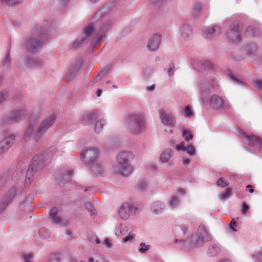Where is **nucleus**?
<instances>
[{
    "instance_id": "f257e3e1",
    "label": "nucleus",
    "mask_w": 262,
    "mask_h": 262,
    "mask_svg": "<svg viewBox=\"0 0 262 262\" xmlns=\"http://www.w3.org/2000/svg\"><path fill=\"white\" fill-rule=\"evenodd\" d=\"M56 119L55 114L53 113L45 118L38 124L39 119L37 116L30 117L27 127L23 136L25 142L30 141L33 138L35 141L39 142L49 129L53 125Z\"/></svg>"
},
{
    "instance_id": "f03ea898",
    "label": "nucleus",
    "mask_w": 262,
    "mask_h": 262,
    "mask_svg": "<svg viewBox=\"0 0 262 262\" xmlns=\"http://www.w3.org/2000/svg\"><path fill=\"white\" fill-rule=\"evenodd\" d=\"M49 28L48 23L43 25H38L33 28L32 34L23 42L24 47L28 51L32 53L39 51L43 45L44 37Z\"/></svg>"
},
{
    "instance_id": "7ed1b4c3",
    "label": "nucleus",
    "mask_w": 262,
    "mask_h": 262,
    "mask_svg": "<svg viewBox=\"0 0 262 262\" xmlns=\"http://www.w3.org/2000/svg\"><path fill=\"white\" fill-rule=\"evenodd\" d=\"M57 151L56 147L52 146L43 154L35 155L33 157L26 173L25 181L26 184L29 182L37 171L41 170L51 161Z\"/></svg>"
},
{
    "instance_id": "20e7f679",
    "label": "nucleus",
    "mask_w": 262,
    "mask_h": 262,
    "mask_svg": "<svg viewBox=\"0 0 262 262\" xmlns=\"http://www.w3.org/2000/svg\"><path fill=\"white\" fill-rule=\"evenodd\" d=\"M111 7V4L105 5L96 13L93 18V21L96 22V23L100 21L102 24V26L99 32L94 39L92 43L93 48L96 47L102 40L105 36V33L110 29L113 25L112 22L105 16L106 14L110 11Z\"/></svg>"
},
{
    "instance_id": "39448f33",
    "label": "nucleus",
    "mask_w": 262,
    "mask_h": 262,
    "mask_svg": "<svg viewBox=\"0 0 262 262\" xmlns=\"http://www.w3.org/2000/svg\"><path fill=\"white\" fill-rule=\"evenodd\" d=\"M125 125L131 134L139 135L144 133L147 128L146 116L141 112L132 113L127 116Z\"/></svg>"
},
{
    "instance_id": "423d86ee",
    "label": "nucleus",
    "mask_w": 262,
    "mask_h": 262,
    "mask_svg": "<svg viewBox=\"0 0 262 262\" xmlns=\"http://www.w3.org/2000/svg\"><path fill=\"white\" fill-rule=\"evenodd\" d=\"M134 158V154L129 151H122L116 156L117 165L115 168L116 173L123 177H128L132 172L133 168L129 161Z\"/></svg>"
},
{
    "instance_id": "0eeeda50",
    "label": "nucleus",
    "mask_w": 262,
    "mask_h": 262,
    "mask_svg": "<svg viewBox=\"0 0 262 262\" xmlns=\"http://www.w3.org/2000/svg\"><path fill=\"white\" fill-rule=\"evenodd\" d=\"M244 30L243 24L239 21H234L227 35L228 40L233 44H236L242 40V32Z\"/></svg>"
},
{
    "instance_id": "6e6552de",
    "label": "nucleus",
    "mask_w": 262,
    "mask_h": 262,
    "mask_svg": "<svg viewBox=\"0 0 262 262\" xmlns=\"http://www.w3.org/2000/svg\"><path fill=\"white\" fill-rule=\"evenodd\" d=\"M26 111L24 109L14 110L6 115L2 119L1 125H7L18 122L24 118Z\"/></svg>"
},
{
    "instance_id": "1a4fd4ad",
    "label": "nucleus",
    "mask_w": 262,
    "mask_h": 262,
    "mask_svg": "<svg viewBox=\"0 0 262 262\" xmlns=\"http://www.w3.org/2000/svg\"><path fill=\"white\" fill-rule=\"evenodd\" d=\"M83 163L86 165L91 166L98 160V151L95 148L84 149L81 155Z\"/></svg>"
},
{
    "instance_id": "9d476101",
    "label": "nucleus",
    "mask_w": 262,
    "mask_h": 262,
    "mask_svg": "<svg viewBox=\"0 0 262 262\" xmlns=\"http://www.w3.org/2000/svg\"><path fill=\"white\" fill-rule=\"evenodd\" d=\"M196 239L194 245L196 247L202 246L204 243L211 240V236L207 233L205 227L203 225H200L196 233Z\"/></svg>"
},
{
    "instance_id": "9b49d317",
    "label": "nucleus",
    "mask_w": 262,
    "mask_h": 262,
    "mask_svg": "<svg viewBox=\"0 0 262 262\" xmlns=\"http://www.w3.org/2000/svg\"><path fill=\"white\" fill-rule=\"evenodd\" d=\"M209 102L210 107L214 110H228L230 108L228 101L216 95L211 96Z\"/></svg>"
},
{
    "instance_id": "f8f14e48",
    "label": "nucleus",
    "mask_w": 262,
    "mask_h": 262,
    "mask_svg": "<svg viewBox=\"0 0 262 262\" xmlns=\"http://www.w3.org/2000/svg\"><path fill=\"white\" fill-rule=\"evenodd\" d=\"M130 213H136V207L133 204L128 203H124L121 206L118 214L119 216L123 220L128 219Z\"/></svg>"
},
{
    "instance_id": "ddd939ff",
    "label": "nucleus",
    "mask_w": 262,
    "mask_h": 262,
    "mask_svg": "<svg viewBox=\"0 0 262 262\" xmlns=\"http://www.w3.org/2000/svg\"><path fill=\"white\" fill-rule=\"evenodd\" d=\"M15 136L11 134L6 137L0 142V155L6 152L13 144Z\"/></svg>"
},
{
    "instance_id": "4468645a",
    "label": "nucleus",
    "mask_w": 262,
    "mask_h": 262,
    "mask_svg": "<svg viewBox=\"0 0 262 262\" xmlns=\"http://www.w3.org/2000/svg\"><path fill=\"white\" fill-rule=\"evenodd\" d=\"M81 66L82 62L80 60L75 61L71 64L66 73V77L69 81L74 79Z\"/></svg>"
},
{
    "instance_id": "2eb2a0df",
    "label": "nucleus",
    "mask_w": 262,
    "mask_h": 262,
    "mask_svg": "<svg viewBox=\"0 0 262 262\" xmlns=\"http://www.w3.org/2000/svg\"><path fill=\"white\" fill-rule=\"evenodd\" d=\"M161 41V36L155 34L149 38L147 42V48L150 51H155L159 48Z\"/></svg>"
},
{
    "instance_id": "dca6fc26",
    "label": "nucleus",
    "mask_w": 262,
    "mask_h": 262,
    "mask_svg": "<svg viewBox=\"0 0 262 262\" xmlns=\"http://www.w3.org/2000/svg\"><path fill=\"white\" fill-rule=\"evenodd\" d=\"M243 135L249 145L252 146H257L259 151L262 152V139L254 135H247L245 133H243Z\"/></svg>"
},
{
    "instance_id": "f3484780",
    "label": "nucleus",
    "mask_w": 262,
    "mask_h": 262,
    "mask_svg": "<svg viewBox=\"0 0 262 262\" xmlns=\"http://www.w3.org/2000/svg\"><path fill=\"white\" fill-rule=\"evenodd\" d=\"M91 171L96 177L103 176L105 173V169L100 163H95L90 166Z\"/></svg>"
},
{
    "instance_id": "a211bd4d",
    "label": "nucleus",
    "mask_w": 262,
    "mask_h": 262,
    "mask_svg": "<svg viewBox=\"0 0 262 262\" xmlns=\"http://www.w3.org/2000/svg\"><path fill=\"white\" fill-rule=\"evenodd\" d=\"M159 116L163 124L173 125V116L172 114L166 113L165 111L161 110L159 112Z\"/></svg>"
},
{
    "instance_id": "6ab92c4d",
    "label": "nucleus",
    "mask_w": 262,
    "mask_h": 262,
    "mask_svg": "<svg viewBox=\"0 0 262 262\" xmlns=\"http://www.w3.org/2000/svg\"><path fill=\"white\" fill-rule=\"evenodd\" d=\"M180 32L183 40H187L192 37L191 28L188 25H183L180 29Z\"/></svg>"
},
{
    "instance_id": "aec40b11",
    "label": "nucleus",
    "mask_w": 262,
    "mask_h": 262,
    "mask_svg": "<svg viewBox=\"0 0 262 262\" xmlns=\"http://www.w3.org/2000/svg\"><path fill=\"white\" fill-rule=\"evenodd\" d=\"M165 208V205L164 203L159 201H156L151 203L150 210L152 213L159 214L163 212Z\"/></svg>"
},
{
    "instance_id": "412c9836",
    "label": "nucleus",
    "mask_w": 262,
    "mask_h": 262,
    "mask_svg": "<svg viewBox=\"0 0 262 262\" xmlns=\"http://www.w3.org/2000/svg\"><path fill=\"white\" fill-rule=\"evenodd\" d=\"M95 24L96 22L93 21V18L90 23H89L83 30V36L84 37H86L87 40L89 41L90 36L94 32L95 30Z\"/></svg>"
},
{
    "instance_id": "4be33fe9",
    "label": "nucleus",
    "mask_w": 262,
    "mask_h": 262,
    "mask_svg": "<svg viewBox=\"0 0 262 262\" xmlns=\"http://www.w3.org/2000/svg\"><path fill=\"white\" fill-rule=\"evenodd\" d=\"M132 230L127 225L124 224L118 225L115 229V234L118 236L124 237L126 236Z\"/></svg>"
},
{
    "instance_id": "5701e85b",
    "label": "nucleus",
    "mask_w": 262,
    "mask_h": 262,
    "mask_svg": "<svg viewBox=\"0 0 262 262\" xmlns=\"http://www.w3.org/2000/svg\"><path fill=\"white\" fill-rule=\"evenodd\" d=\"M89 41L87 40L86 37L80 36L77 38L72 43L70 46V49L74 50L78 48L85 46Z\"/></svg>"
},
{
    "instance_id": "b1692460",
    "label": "nucleus",
    "mask_w": 262,
    "mask_h": 262,
    "mask_svg": "<svg viewBox=\"0 0 262 262\" xmlns=\"http://www.w3.org/2000/svg\"><path fill=\"white\" fill-rule=\"evenodd\" d=\"M97 119V116L93 112L84 113L81 117V121L88 124L92 123Z\"/></svg>"
},
{
    "instance_id": "393cba45",
    "label": "nucleus",
    "mask_w": 262,
    "mask_h": 262,
    "mask_svg": "<svg viewBox=\"0 0 262 262\" xmlns=\"http://www.w3.org/2000/svg\"><path fill=\"white\" fill-rule=\"evenodd\" d=\"M173 155V150L170 148L164 149L161 155L160 161L163 163H167Z\"/></svg>"
},
{
    "instance_id": "a878e982",
    "label": "nucleus",
    "mask_w": 262,
    "mask_h": 262,
    "mask_svg": "<svg viewBox=\"0 0 262 262\" xmlns=\"http://www.w3.org/2000/svg\"><path fill=\"white\" fill-rule=\"evenodd\" d=\"M244 51L249 56H254L257 52V47L254 43H248L244 48Z\"/></svg>"
},
{
    "instance_id": "bb28decb",
    "label": "nucleus",
    "mask_w": 262,
    "mask_h": 262,
    "mask_svg": "<svg viewBox=\"0 0 262 262\" xmlns=\"http://www.w3.org/2000/svg\"><path fill=\"white\" fill-rule=\"evenodd\" d=\"M42 63L40 59L36 58H28L25 61V65L28 68L39 67Z\"/></svg>"
},
{
    "instance_id": "cd10ccee",
    "label": "nucleus",
    "mask_w": 262,
    "mask_h": 262,
    "mask_svg": "<svg viewBox=\"0 0 262 262\" xmlns=\"http://www.w3.org/2000/svg\"><path fill=\"white\" fill-rule=\"evenodd\" d=\"M260 34L259 29L253 26H248L246 28L245 36H258Z\"/></svg>"
},
{
    "instance_id": "c85d7f7f",
    "label": "nucleus",
    "mask_w": 262,
    "mask_h": 262,
    "mask_svg": "<svg viewBox=\"0 0 262 262\" xmlns=\"http://www.w3.org/2000/svg\"><path fill=\"white\" fill-rule=\"evenodd\" d=\"M58 209L56 207L52 208L50 212V219L52 220L55 223L58 224H61V221L60 218L57 216L58 213Z\"/></svg>"
},
{
    "instance_id": "c756f323",
    "label": "nucleus",
    "mask_w": 262,
    "mask_h": 262,
    "mask_svg": "<svg viewBox=\"0 0 262 262\" xmlns=\"http://www.w3.org/2000/svg\"><path fill=\"white\" fill-rule=\"evenodd\" d=\"M11 62V58L9 54V50L8 51L5 57L1 61V66L4 69H8L10 66Z\"/></svg>"
},
{
    "instance_id": "7c9ffc66",
    "label": "nucleus",
    "mask_w": 262,
    "mask_h": 262,
    "mask_svg": "<svg viewBox=\"0 0 262 262\" xmlns=\"http://www.w3.org/2000/svg\"><path fill=\"white\" fill-rule=\"evenodd\" d=\"M220 252V248L215 245H211L208 249V254L210 256H215Z\"/></svg>"
},
{
    "instance_id": "2f4dec72",
    "label": "nucleus",
    "mask_w": 262,
    "mask_h": 262,
    "mask_svg": "<svg viewBox=\"0 0 262 262\" xmlns=\"http://www.w3.org/2000/svg\"><path fill=\"white\" fill-rule=\"evenodd\" d=\"M16 194V189L15 187L11 188L7 193L6 195L3 198L7 200V202L9 204L15 197Z\"/></svg>"
},
{
    "instance_id": "473e14b6",
    "label": "nucleus",
    "mask_w": 262,
    "mask_h": 262,
    "mask_svg": "<svg viewBox=\"0 0 262 262\" xmlns=\"http://www.w3.org/2000/svg\"><path fill=\"white\" fill-rule=\"evenodd\" d=\"M180 203V201L177 196L173 195L170 198L168 205L171 208H176L178 207Z\"/></svg>"
},
{
    "instance_id": "72a5a7b5",
    "label": "nucleus",
    "mask_w": 262,
    "mask_h": 262,
    "mask_svg": "<svg viewBox=\"0 0 262 262\" xmlns=\"http://www.w3.org/2000/svg\"><path fill=\"white\" fill-rule=\"evenodd\" d=\"M73 174V171L71 169L64 170L62 172V176L63 178L64 179L61 182L62 183H64L65 182L70 181L71 176Z\"/></svg>"
},
{
    "instance_id": "f704fd0d",
    "label": "nucleus",
    "mask_w": 262,
    "mask_h": 262,
    "mask_svg": "<svg viewBox=\"0 0 262 262\" xmlns=\"http://www.w3.org/2000/svg\"><path fill=\"white\" fill-rule=\"evenodd\" d=\"M105 121L103 119L98 120L95 124L94 129L95 132L97 133H99L103 126L105 124Z\"/></svg>"
},
{
    "instance_id": "c9c22d12",
    "label": "nucleus",
    "mask_w": 262,
    "mask_h": 262,
    "mask_svg": "<svg viewBox=\"0 0 262 262\" xmlns=\"http://www.w3.org/2000/svg\"><path fill=\"white\" fill-rule=\"evenodd\" d=\"M85 208L90 212V215L94 217L96 215L95 210L93 208V205L91 202H86L84 204Z\"/></svg>"
},
{
    "instance_id": "e433bc0d",
    "label": "nucleus",
    "mask_w": 262,
    "mask_h": 262,
    "mask_svg": "<svg viewBox=\"0 0 262 262\" xmlns=\"http://www.w3.org/2000/svg\"><path fill=\"white\" fill-rule=\"evenodd\" d=\"M229 184V182L223 177H221L216 183V185L221 187H225Z\"/></svg>"
},
{
    "instance_id": "4c0bfd02",
    "label": "nucleus",
    "mask_w": 262,
    "mask_h": 262,
    "mask_svg": "<svg viewBox=\"0 0 262 262\" xmlns=\"http://www.w3.org/2000/svg\"><path fill=\"white\" fill-rule=\"evenodd\" d=\"M203 36L207 38H210L215 36L213 34V30L210 27L206 28L203 30Z\"/></svg>"
},
{
    "instance_id": "58836bf2",
    "label": "nucleus",
    "mask_w": 262,
    "mask_h": 262,
    "mask_svg": "<svg viewBox=\"0 0 262 262\" xmlns=\"http://www.w3.org/2000/svg\"><path fill=\"white\" fill-rule=\"evenodd\" d=\"M135 236V234L134 233L133 230H132L129 232L125 236L123 237V241L124 243L132 242Z\"/></svg>"
},
{
    "instance_id": "ea45409f",
    "label": "nucleus",
    "mask_w": 262,
    "mask_h": 262,
    "mask_svg": "<svg viewBox=\"0 0 262 262\" xmlns=\"http://www.w3.org/2000/svg\"><path fill=\"white\" fill-rule=\"evenodd\" d=\"M170 0H150V4L155 7H159Z\"/></svg>"
},
{
    "instance_id": "a19ab883",
    "label": "nucleus",
    "mask_w": 262,
    "mask_h": 262,
    "mask_svg": "<svg viewBox=\"0 0 262 262\" xmlns=\"http://www.w3.org/2000/svg\"><path fill=\"white\" fill-rule=\"evenodd\" d=\"M184 151H186L191 157L194 156L195 154V149L192 145H187Z\"/></svg>"
},
{
    "instance_id": "79ce46f5",
    "label": "nucleus",
    "mask_w": 262,
    "mask_h": 262,
    "mask_svg": "<svg viewBox=\"0 0 262 262\" xmlns=\"http://www.w3.org/2000/svg\"><path fill=\"white\" fill-rule=\"evenodd\" d=\"M149 248V245H146L144 243H141L140 244V247L138 248V252L141 253H145Z\"/></svg>"
},
{
    "instance_id": "37998d69",
    "label": "nucleus",
    "mask_w": 262,
    "mask_h": 262,
    "mask_svg": "<svg viewBox=\"0 0 262 262\" xmlns=\"http://www.w3.org/2000/svg\"><path fill=\"white\" fill-rule=\"evenodd\" d=\"M231 189L230 188H227L226 189L225 192L221 193L220 194H219V199L223 200H224V199L227 198L229 196V195L231 193Z\"/></svg>"
},
{
    "instance_id": "c03bdc74",
    "label": "nucleus",
    "mask_w": 262,
    "mask_h": 262,
    "mask_svg": "<svg viewBox=\"0 0 262 262\" xmlns=\"http://www.w3.org/2000/svg\"><path fill=\"white\" fill-rule=\"evenodd\" d=\"M182 136L186 142H189L192 139L193 137V136L191 133L187 129L183 130Z\"/></svg>"
},
{
    "instance_id": "a18cd8bd",
    "label": "nucleus",
    "mask_w": 262,
    "mask_h": 262,
    "mask_svg": "<svg viewBox=\"0 0 262 262\" xmlns=\"http://www.w3.org/2000/svg\"><path fill=\"white\" fill-rule=\"evenodd\" d=\"M228 75L230 78L236 83L240 84L243 83V82L241 79H239L238 77L232 71H229Z\"/></svg>"
},
{
    "instance_id": "49530a36",
    "label": "nucleus",
    "mask_w": 262,
    "mask_h": 262,
    "mask_svg": "<svg viewBox=\"0 0 262 262\" xmlns=\"http://www.w3.org/2000/svg\"><path fill=\"white\" fill-rule=\"evenodd\" d=\"M200 64L202 66L204 70L212 69L213 68V64L209 61H201L200 62Z\"/></svg>"
},
{
    "instance_id": "de8ad7c7",
    "label": "nucleus",
    "mask_w": 262,
    "mask_h": 262,
    "mask_svg": "<svg viewBox=\"0 0 262 262\" xmlns=\"http://www.w3.org/2000/svg\"><path fill=\"white\" fill-rule=\"evenodd\" d=\"M9 204L5 199H2L0 202V214H1L6 209L7 206Z\"/></svg>"
},
{
    "instance_id": "09e8293b",
    "label": "nucleus",
    "mask_w": 262,
    "mask_h": 262,
    "mask_svg": "<svg viewBox=\"0 0 262 262\" xmlns=\"http://www.w3.org/2000/svg\"><path fill=\"white\" fill-rule=\"evenodd\" d=\"M184 115L187 118H190L193 116V113L189 106H186L184 110Z\"/></svg>"
},
{
    "instance_id": "8fccbe9b",
    "label": "nucleus",
    "mask_w": 262,
    "mask_h": 262,
    "mask_svg": "<svg viewBox=\"0 0 262 262\" xmlns=\"http://www.w3.org/2000/svg\"><path fill=\"white\" fill-rule=\"evenodd\" d=\"M210 28L213 30V34L215 36L219 35L222 32V28L219 25H214Z\"/></svg>"
},
{
    "instance_id": "3c124183",
    "label": "nucleus",
    "mask_w": 262,
    "mask_h": 262,
    "mask_svg": "<svg viewBox=\"0 0 262 262\" xmlns=\"http://www.w3.org/2000/svg\"><path fill=\"white\" fill-rule=\"evenodd\" d=\"M24 0H9L7 5L12 6L16 5H19L23 2Z\"/></svg>"
},
{
    "instance_id": "603ef678",
    "label": "nucleus",
    "mask_w": 262,
    "mask_h": 262,
    "mask_svg": "<svg viewBox=\"0 0 262 262\" xmlns=\"http://www.w3.org/2000/svg\"><path fill=\"white\" fill-rule=\"evenodd\" d=\"M33 255L31 253H25L24 255V262H32L31 259L33 258Z\"/></svg>"
},
{
    "instance_id": "864d4df0",
    "label": "nucleus",
    "mask_w": 262,
    "mask_h": 262,
    "mask_svg": "<svg viewBox=\"0 0 262 262\" xmlns=\"http://www.w3.org/2000/svg\"><path fill=\"white\" fill-rule=\"evenodd\" d=\"M174 68V64L173 62H170L169 65V69L167 70V73L169 76L172 75L174 73L173 69Z\"/></svg>"
},
{
    "instance_id": "5fc2aeb1",
    "label": "nucleus",
    "mask_w": 262,
    "mask_h": 262,
    "mask_svg": "<svg viewBox=\"0 0 262 262\" xmlns=\"http://www.w3.org/2000/svg\"><path fill=\"white\" fill-rule=\"evenodd\" d=\"M8 92L7 91H2L0 93V104L8 96Z\"/></svg>"
},
{
    "instance_id": "6e6d98bb",
    "label": "nucleus",
    "mask_w": 262,
    "mask_h": 262,
    "mask_svg": "<svg viewBox=\"0 0 262 262\" xmlns=\"http://www.w3.org/2000/svg\"><path fill=\"white\" fill-rule=\"evenodd\" d=\"M185 144L184 142H182L180 144H178L176 146V148L178 151H184V150H185V148H186V146H185Z\"/></svg>"
},
{
    "instance_id": "4d7b16f0",
    "label": "nucleus",
    "mask_w": 262,
    "mask_h": 262,
    "mask_svg": "<svg viewBox=\"0 0 262 262\" xmlns=\"http://www.w3.org/2000/svg\"><path fill=\"white\" fill-rule=\"evenodd\" d=\"M253 85L259 89H262V80H256L253 82Z\"/></svg>"
},
{
    "instance_id": "13d9d810",
    "label": "nucleus",
    "mask_w": 262,
    "mask_h": 262,
    "mask_svg": "<svg viewBox=\"0 0 262 262\" xmlns=\"http://www.w3.org/2000/svg\"><path fill=\"white\" fill-rule=\"evenodd\" d=\"M202 10V6L200 4H196L194 7L193 11L194 13H199Z\"/></svg>"
},
{
    "instance_id": "bf43d9fd",
    "label": "nucleus",
    "mask_w": 262,
    "mask_h": 262,
    "mask_svg": "<svg viewBox=\"0 0 262 262\" xmlns=\"http://www.w3.org/2000/svg\"><path fill=\"white\" fill-rule=\"evenodd\" d=\"M147 184L145 182H141L138 186V188L140 190H144L147 188Z\"/></svg>"
},
{
    "instance_id": "052dcab7",
    "label": "nucleus",
    "mask_w": 262,
    "mask_h": 262,
    "mask_svg": "<svg viewBox=\"0 0 262 262\" xmlns=\"http://www.w3.org/2000/svg\"><path fill=\"white\" fill-rule=\"evenodd\" d=\"M104 76V75H103L101 72H99L97 75L96 76V77L95 78V79L94 80L96 81V82H97V81H99L100 80H101L102 79V78H103V77Z\"/></svg>"
},
{
    "instance_id": "680f3d73",
    "label": "nucleus",
    "mask_w": 262,
    "mask_h": 262,
    "mask_svg": "<svg viewBox=\"0 0 262 262\" xmlns=\"http://www.w3.org/2000/svg\"><path fill=\"white\" fill-rule=\"evenodd\" d=\"M243 209L242 211V213L244 214H245L247 210L249 209V206L246 203H243L242 204Z\"/></svg>"
},
{
    "instance_id": "e2e57ef3",
    "label": "nucleus",
    "mask_w": 262,
    "mask_h": 262,
    "mask_svg": "<svg viewBox=\"0 0 262 262\" xmlns=\"http://www.w3.org/2000/svg\"><path fill=\"white\" fill-rule=\"evenodd\" d=\"M104 244L107 248H111L112 247V244L111 241L105 238L104 241Z\"/></svg>"
},
{
    "instance_id": "0e129e2a",
    "label": "nucleus",
    "mask_w": 262,
    "mask_h": 262,
    "mask_svg": "<svg viewBox=\"0 0 262 262\" xmlns=\"http://www.w3.org/2000/svg\"><path fill=\"white\" fill-rule=\"evenodd\" d=\"M253 257H256L258 258L259 260L262 261V251L259 252L258 253L254 254L253 255Z\"/></svg>"
},
{
    "instance_id": "69168bd1",
    "label": "nucleus",
    "mask_w": 262,
    "mask_h": 262,
    "mask_svg": "<svg viewBox=\"0 0 262 262\" xmlns=\"http://www.w3.org/2000/svg\"><path fill=\"white\" fill-rule=\"evenodd\" d=\"M233 226H236V223L233 219L231 221L230 224V229L233 231H236V230L232 227Z\"/></svg>"
},
{
    "instance_id": "338daca9",
    "label": "nucleus",
    "mask_w": 262,
    "mask_h": 262,
    "mask_svg": "<svg viewBox=\"0 0 262 262\" xmlns=\"http://www.w3.org/2000/svg\"><path fill=\"white\" fill-rule=\"evenodd\" d=\"M110 67L108 66L104 68H103V69H102L101 70L100 72H101L103 75H105V74H106L110 70Z\"/></svg>"
},
{
    "instance_id": "774afa93",
    "label": "nucleus",
    "mask_w": 262,
    "mask_h": 262,
    "mask_svg": "<svg viewBox=\"0 0 262 262\" xmlns=\"http://www.w3.org/2000/svg\"><path fill=\"white\" fill-rule=\"evenodd\" d=\"M66 234H67L69 239L71 240L72 239V232L71 231H70L69 230H67L66 232Z\"/></svg>"
}]
</instances>
